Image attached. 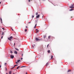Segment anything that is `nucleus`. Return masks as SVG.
I'll list each match as a JSON object with an SVG mask.
<instances>
[{"mask_svg": "<svg viewBox=\"0 0 74 74\" xmlns=\"http://www.w3.org/2000/svg\"><path fill=\"white\" fill-rule=\"evenodd\" d=\"M12 38V36H10L9 38H8V39L10 40V41H11V39Z\"/></svg>", "mask_w": 74, "mask_h": 74, "instance_id": "nucleus-1", "label": "nucleus"}, {"mask_svg": "<svg viewBox=\"0 0 74 74\" xmlns=\"http://www.w3.org/2000/svg\"><path fill=\"white\" fill-rule=\"evenodd\" d=\"M10 58L11 59H13L14 58V56H12V55H10Z\"/></svg>", "mask_w": 74, "mask_h": 74, "instance_id": "nucleus-2", "label": "nucleus"}, {"mask_svg": "<svg viewBox=\"0 0 74 74\" xmlns=\"http://www.w3.org/2000/svg\"><path fill=\"white\" fill-rule=\"evenodd\" d=\"M40 17V15L38 14L37 16H36V18L37 19V18H38Z\"/></svg>", "mask_w": 74, "mask_h": 74, "instance_id": "nucleus-3", "label": "nucleus"}, {"mask_svg": "<svg viewBox=\"0 0 74 74\" xmlns=\"http://www.w3.org/2000/svg\"><path fill=\"white\" fill-rule=\"evenodd\" d=\"M52 38V37L51 36H48V38L49 39H51Z\"/></svg>", "mask_w": 74, "mask_h": 74, "instance_id": "nucleus-4", "label": "nucleus"}, {"mask_svg": "<svg viewBox=\"0 0 74 74\" xmlns=\"http://www.w3.org/2000/svg\"><path fill=\"white\" fill-rule=\"evenodd\" d=\"M32 47H33V48H35L36 47V45H35L34 44L33 45H32Z\"/></svg>", "mask_w": 74, "mask_h": 74, "instance_id": "nucleus-5", "label": "nucleus"}, {"mask_svg": "<svg viewBox=\"0 0 74 74\" xmlns=\"http://www.w3.org/2000/svg\"><path fill=\"white\" fill-rule=\"evenodd\" d=\"M36 41H39V40H40V39H38L37 38H36Z\"/></svg>", "mask_w": 74, "mask_h": 74, "instance_id": "nucleus-6", "label": "nucleus"}, {"mask_svg": "<svg viewBox=\"0 0 74 74\" xmlns=\"http://www.w3.org/2000/svg\"><path fill=\"white\" fill-rule=\"evenodd\" d=\"M69 8H74V6H70L69 7Z\"/></svg>", "mask_w": 74, "mask_h": 74, "instance_id": "nucleus-7", "label": "nucleus"}, {"mask_svg": "<svg viewBox=\"0 0 74 74\" xmlns=\"http://www.w3.org/2000/svg\"><path fill=\"white\" fill-rule=\"evenodd\" d=\"M0 19L1 21V23H3V21H2V19L1 18H0Z\"/></svg>", "mask_w": 74, "mask_h": 74, "instance_id": "nucleus-8", "label": "nucleus"}, {"mask_svg": "<svg viewBox=\"0 0 74 74\" xmlns=\"http://www.w3.org/2000/svg\"><path fill=\"white\" fill-rule=\"evenodd\" d=\"M14 53L16 54H17V53H17V52H16V51H15L14 52Z\"/></svg>", "mask_w": 74, "mask_h": 74, "instance_id": "nucleus-9", "label": "nucleus"}, {"mask_svg": "<svg viewBox=\"0 0 74 74\" xmlns=\"http://www.w3.org/2000/svg\"><path fill=\"white\" fill-rule=\"evenodd\" d=\"M17 65H14V67H13V69L14 68H15V67H16V66H17Z\"/></svg>", "mask_w": 74, "mask_h": 74, "instance_id": "nucleus-10", "label": "nucleus"}, {"mask_svg": "<svg viewBox=\"0 0 74 74\" xmlns=\"http://www.w3.org/2000/svg\"><path fill=\"white\" fill-rule=\"evenodd\" d=\"M36 26H37V24H36L35 25V26H34V28H36Z\"/></svg>", "mask_w": 74, "mask_h": 74, "instance_id": "nucleus-11", "label": "nucleus"}, {"mask_svg": "<svg viewBox=\"0 0 74 74\" xmlns=\"http://www.w3.org/2000/svg\"><path fill=\"white\" fill-rule=\"evenodd\" d=\"M49 64V63L48 62H47L46 63V66H48V65Z\"/></svg>", "mask_w": 74, "mask_h": 74, "instance_id": "nucleus-12", "label": "nucleus"}, {"mask_svg": "<svg viewBox=\"0 0 74 74\" xmlns=\"http://www.w3.org/2000/svg\"><path fill=\"white\" fill-rule=\"evenodd\" d=\"M44 38H46V35L44 36Z\"/></svg>", "mask_w": 74, "mask_h": 74, "instance_id": "nucleus-13", "label": "nucleus"}, {"mask_svg": "<svg viewBox=\"0 0 74 74\" xmlns=\"http://www.w3.org/2000/svg\"><path fill=\"white\" fill-rule=\"evenodd\" d=\"M15 49H16L17 51H19V49H17V48H15Z\"/></svg>", "mask_w": 74, "mask_h": 74, "instance_id": "nucleus-14", "label": "nucleus"}, {"mask_svg": "<svg viewBox=\"0 0 74 74\" xmlns=\"http://www.w3.org/2000/svg\"><path fill=\"white\" fill-rule=\"evenodd\" d=\"M19 67H20V66H18L17 68H16V69H19Z\"/></svg>", "mask_w": 74, "mask_h": 74, "instance_id": "nucleus-15", "label": "nucleus"}, {"mask_svg": "<svg viewBox=\"0 0 74 74\" xmlns=\"http://www.w3.org/2000/svg\"><path fill=\"white\" fill-rule=\"evenodd\" d=\"M36 15H38V12L36 13Z\"/></svg>", "mask_w": 74, "mask_h": 74, "instance_id": "nucleus-16", "label": "nucleus"}, {"mask_svg": "<svg viewBox=\"0 0 74 74\" xmlns=\"http://www.w3.org/2000/svg\"><path fill=\"white\" fill-rule=\"evenodd\" d=\"M20 61H21V60H19L17 61V62H19Z\"/></svg>", "mask_w": 74, "mask_h": 74, "instance_id": "nucleus-17", "label": "nucleus"}, {"mask_svg": "<svg viewBox=\"0 0 74 74\" xmlns=\"http://www.w3.org/2000/svg\"><path fill=\"white\" fill-rule=\"evenodd\" d=\"M69 71H71V70H68V73H69Z\"/></svg>", "mask_w": 74, "mask_h": 74, "instance_id": "nucleus-18", "label": "nucleus"}, {"mask_svg": "<svg viewBox=\"0 0 74 74\" xmlns=\"http://www.w3.org/2000/svg\"><path fill=\"white\" fill-rule=\"evenodd\" d=\"M27 29H25V32H27Z\"/></svg>", "mask_w": 74, "mask_h": 74, "instance_id": "nucleus-19", "label": "nucleus"}, {"mask_svg": "<svg viewBox=\"0 0 74 74\" xmlns=\"http://www.w3.org/2000/svg\"><path fill=\"white\" fill-rule=\"evenodd\" d=\"M36 31V33H38V32H39V31Z\"/></svg>", "mask_w": 74, "mask_h": 74, "instance_id": "nucleus-20", "label": "nucleus"}, {"mask_svg": "<svg viewBox=\"0 0 74 74\" xmlns=\"http://www.w3.org/2000/svg\"><path fill=\"white\" fill-rule=\"evenodd\" d=\"M48 53H50V50H48Z\"/></svg>", "mask_w": 74, "mask_h": 74, "instance_id": "nucleus-21", "label": "nucleus"}, {"mask_svg": "<svg viewBox=\"0 0 74 74\" xmlns=\"http://www.w3.org/2000/svg\"><path fill=\"white\" fill-rule=\"evenodd\" d=\"M73 9H71L69 10V11H73Z\"/></svg>", "mask_w": 74, "mask_h": 74, "instance_id": "nucleus-22", "label": "nucleus"}, {"mask_svg": "<svg viewBox=\"0 0 74 74\" xmlns=\"http://www.w3.org/2000/svg\"><path fill=\"white\" fill-rule=\"evenodd\" d=\"M3 34H4V32H3L2 34H1L2 36H3Z\"/></svg>", "mask_w": 74, "mask_h": 74, "instance_id": "nucleus-23", "label": "nucleus"}, {"mask_svg": "<svg viewBox=\"0 0 74 74\" xmlns=\"http://www.w3.org/2000/svg\"><path fill=\"white\" fill-rule=\"evenodd\" d=\"M4 65L5 66H6V65H7V63H5Z\"/></svg>", "mask_w": 74, "mask_h": 74, "instance_id": "nucleus-24", "label": "nucleus"}, {"mask_svg": "<svg viewBox=\"0 0 74 74\" xmlns=\"http://www.w3.org/2000/svg\"><path fill=\"white\" fill-rule=\"evenodd\" d=\"M5 70L6 71H7V68H5Z\"/></svg>", "mask_w": 74, "mask_h": 74, "instance_id": "nucleus-25", "label": "nucleus"}, {"mask_svg": "<svg viewBox=\"0 0 74 74\" xmlns=\"http://www.w3.org/2000/svg\"><path fill=\"white\" fill-rule=\"evenodd\" d=\"M9 74H11V71H10L9 72Z\"/></svg>", "mask_w": 74, "mask_h": 74, "instance_id": "nucleus-26", "label": "nucleus"}, {"mask_svg": "<svg viewBox=\"0 0 74 74\" xmlns=\"http://www.w3.org/2000/svg\"><path fill=\"white\" fill-rule=\"evenodd\" d=\"M53 56H51V59H53Z\"/></svg>", "mask_w": 74, "mask_h": 74, "instance_id": "nucleus-27", "label": "nucleus"}, {"mask_svg": "<svg viewBox=\"0 0 74 74\" xmlns=\"http://www.w3.org/2000/svg\"><path fill=\"white\" fill-rule=\"evenodd\" d=\"M26 67V66H21V67Z\"/></svg>", "mask_w": 74, "mask_h": 74, "instance_id": "nucleus-28", "label": "nucleus"}, {"mask_svg": "<svg viewBox=\"0 0 74 74\" xmlns=\"http://www.w3.org/2000/svg\"><path fill=\"white\" fill-rule=\"evenodd\" d=\"M34 16H32V18H34Z\"/></svg>", "mask_w": 74, "mask_h": 74, "instance_id": "nucleus-29", "label": "nucleus"}, {"mask_svg": "<svg viewBox=\"0 0 74 74\" xmlns=\"http://www.w3.org/2000/svg\"><path fill=\"white\" fill-rule=\"evenodd\" d=\"M10 53H12V51H10Z\"/></svg>", "mask_w": 74, "mask_h": 74, "instance_id": "nucleus-30", "label": "nucleus"}, {"mask_svg": "<svg viewBox=\"0 0 74 74\" xmlns=\"http://www.w3.org/2000/svg\"><path fill=\"white\" fill-rule=\"evenodd\" d=\"M36 31H38V29H36Z\"/></svg>", "mask_w": 74, "mask_h": 74, "instance_id": "nucleus-31", "label": "nucleus"}, {"mask_svg": "<svg viewBox=\"0 0 74 74\" xmlns=\"http://www.w3.org/2000/svg\"><path fill=\"white\" fill-rule=\"evenodd\" d=\"M48 46H49V44H48V45H47V48H48Z\"/></svg>", "mask_w": 74, "mask_h": 74, "instance_id": "nucleus-32", "label": "nucleus"}, {"mask_svg": "<svg viewBox=\"0 0 74 74\" xmlns=\"http://www.w3.org/2000/svg\"><path fill=\"white\" fill-rule=\"evenodd\" d=\"M71 6L73 7V6H74V5L73 4H72L71 5Z\"/></svg>", "mask_w": 74, "mask_h": 74, "instance_id": "nucleus-33", "label": "nucleus"}, {"mask_svg": "<svg viewBox=\"0 0 74 74\" xmlns=\"http://www.w3.org/2000/svg\"><path fill=\"white\" fill-rule=\"evenodd\" d=\"M2 29H3V30H5V29L4 28H2Z\"/></svg>", "mask_w": 74, "mask_h": 74, "instance_id": "nucleus-34", "label": "nucleus"}, {"mask_svg": "<svg viewBox=\"0 0 74 74\" xmlns=\"http://www.w3.org/2000/svg\"><path fill=\"white\" fill-rule=\"evenodd\" d=\"M11 29L12 30V31H14V30H13V29H12V28H11Z\"/></svg>", "mask_w": 74, "mask_h": 74, "instance_id": "nucleus-35", "label": "nucleus"}, {"mask_svg": "<svg viewBox=\"0 0 74 74\" xmlns=\"http://www.w3.org/2000/svg\"><path fill=\"white\" fill-rule=\"evenodd\" d=\"M3 38V36H2L1 37V39H2Z\"/></svg>", "mask_w": 74, "mask_h": 74, "instance_id": "nucleus-36", "label": "nucleus"}, {"mask_svg": "<svg viewBox=\"0 0 74 74\" xmlns=\"http://www.w3.org/2000/svg\"><path fill=\"white\" fill-rule=\"evenodd\" d=\"M21 60H22V59H23V58H21Z\"/></svg>", "mask_w": 74, "mask_h": 74, "instance_id": "nucleus-37", "label": "nucleus"}, {"mask_svg": "<svg viewBox=\"0 0 74 74\" xmlns=\"http://www.w3.org/2000/svg\"><path fill=\"white\" fill-rule=\"evenodd\" d=\"M23 54H22V57H23Z\"/></svg>", "mask_w": 74, "mask_h": 74, "instance_id": "nucleus-38", "label": "nucleus"}, {"mask_svg": "<svg viewBox=\"0 0 74 74\" xmlns=\"http://www.w3.org/2000/svg\"><path fill=\"white\" fill-rule=\"evenodd\" d=\"M26 28H27V26H26Z\"/></svg>", "mask_w": 74, "mask_h": 74, "instance_id": "nucleus-39", "label": "nucleus"}, {"mask_svg": "<svg viewBox=\"0 0 74 74\" xmlns=\"http://www.w3.org/2000/svg\"><path fill=\"white\" fill-rule=\"evenodd\" d=\"M1 65H0V68H1Z\"/></svg>", "mask_w": 74, "mask_h": 74, "instance_id": "nucleus-40", "label": "nucleus"}, {"mask_svg": "<svg viewBox=\"0 0 74 74\" xmlns=\"http://www.w3.org/2000/svg\"><path fill=\"white\" fill-rule=\"evenodd\" d=\"M16 64H18V62H16Z\"/></svg>", "mask_w": 74, "mask_h": 74, "instance_id": "nucleus-41", "label": "nucleus"}, {"mask_svg": "<svg viewBox=\"0 0 74 74\" xmlns=\"http://www.w3.org/2000/svg\"><path fill=\"white\" fill-rule=\"evenodd\" d=\"M28 23H31V22H29Z\"/></svg>", "mask_w": 74, "mask_h": 74, "instance_id": "nucleus-42", "label": "nucleus"}, {"mask_svg": "<svg viewBox=\"0 0 74 74\" xmlns=\"http://www.w3.org/2000/svg\"><path fill=\"white\" fill-rule=\"evenodd\" d=\"M1 2H0V4H1Z\"/></svg>", "mask_w": 74, "mask_h": 74, "instance_id": "nucleus-43", "label": "nucleus"}, {"mask_svg": "<svg viewBox=\"0 0 74 74\" xmlns=\"http://www.w3.org/2000/svg\"><path fill=\"white\" fill-rule=\"evenodd\" d=\"M15 43H14V45H15Z\"/></svg>", "mask_w": 74, "mask_h": 74, "instance_id": "nucleus-44", "label": "nucleus"}, {"mask_svg": "<svg viewBox=\"0 0 74 74\" xmlns=\"http://www.w3.org/2000/svg\"><path fill=\"white\" fill-rule=\"evenodd\" d=\"M26 74H27V73H26Z\"/></svg>", "mask_w": 74, "mask_h": 74, "instance_id": "nucleus-45", "label": "nucleus"}, {"mask_svg": "<svg viewBox=\"0 0 74 74\" xmlns=\"http://www.w3.org/2000/svg\"><path fill=\"white\" fill-rule=\"evenodd\" d=\"M43 16H42V18H43Z\"/></svg>", "mask_w": 74, "mask_h": 74, "instance_id": "nucleus-46", "label": "nucleus"}, {"mask_svg": "<svg viewBox=\"0 0 74 74\" xmlns=\"http://www.w3.org/2000/svg\"><path fill=\"white\" fill-rule=\"evenodd\" d=\"M1 34V33L0 32V35Z\"/></svg>", "mask_w": 74, "mask_h": 74, "instance_id": "nucleus-47", "label": "nucleus"}, {"mask_svg": "<svg viewBox=\"0 0 74 74\" xmlns=\"http://www.w3.org/2000/svg\"><path fill=\"white\" fill-rule=\"evenodd\" d=\"M6 74H8V73H6Z\"/></svg>", "mask_w": 74, "mask_h": 74, "instance_id": "nucleus-48", "label": "nucleus"}]
</instances>
